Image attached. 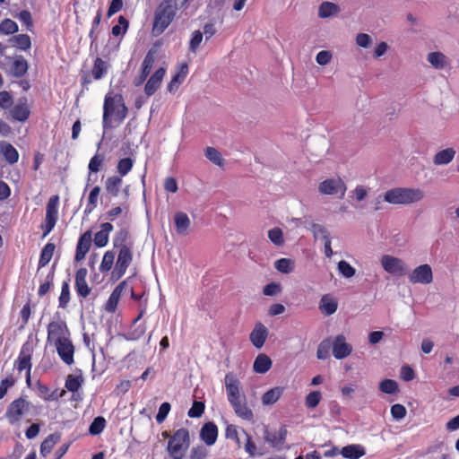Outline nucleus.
<instances>
[{"label":"nucleus","mask_w":459,"mask_h":459,"mask_svg":"<svg viewBox=\"0 0 459 459\" xmlns=\"http://www.w3.org/2000/svg\"><path fill=\"white\" fill-rule=\"evenodd\" d=\"M161 436L164 438H168L164 459H187L186 453L191 441L189 431L186 429L181 428L176 430L172 435L164 431Z\"/></svg>","instance_id":"nucleus-1"},{"label":"nucleus","mask_w":459,"mask_h":459,"mask_svg":"<svg viewBox=\"0 0 459 459\" xmlns=\"http://www.w3.org/2000/svg\"><path fill=\"white\" fill-rule=\"evenodd\" d=\"M127 108L125 105L122 95H106L103 105V127H112V122L120 124L126 117Z\"/></svg>","instance_id":"nucleus-2"},{"label":"nucleus","mask_w":459,"mask_h":459,"mask_svg":"<svg viewBox=\"0 0 459 459\" xmlns=\"http://www.w3.org/2000/svg\"><path fill=\"white\" fill-rule=\"evenodd\" d=\"M179 6L178 0H162L154 13L152 33L161 34L172 22Z\"/></svg>","instance_id":"nucleus-3"},{"label":"nucleus","mask_w":459,"mask_h":459,"mask_svg":"<svg viewBox=\"0 0 459 459\" xmlns=\"http://www.w3.org/2000/svg\"><path fill=\"white\" fill-rule=\"evenodd\" d=\"M424 192L420 188L395 187L384 194V201L391 204H411L423 200Z\"/></svg>","instance_id":"nucleus-4"},{"label":"nucleus","mask_w":459,"mask_h":459,"mask_svg":"<svg viewBox=\"0 0 459 459\" xmlns=\"http://www.w3.org/2000/svg\"><path fill=\"white\" fill-rule=\"evenodd\" d=\"M380 264L383 269L390 274L403 276L408 273V266L398 257L384 255L380 259Z\"/></svg>","instance_id":"nucleus-5"},{"label":"nucleus","mask_w":459,"mask_h":459,"mask_svg":"<svg viewBox=\"0 0 459 459\" xmlns=\"http://www.w3.org/2000/svg\"><path fill=\"white\" fill-rule=\"evenodd\" d=\"M346 184L340 178H327L318 185V192L325 195H339L342 198L346 193Z\"/></svg>","instance_id":"nucleus-6"},{"label":"nucleus","mask_w":459,"mask_h":459,"mask_svg":"<svg viewBox=\"0 0 459 459\" xmlns=\"http://www.w3.org/2000/svg\"><path fill=\"white\" fill-rule=\"evenodd\" d=\"M132 261V247H124L123 249H119L112 276L117 280L120 279L125 274Z\"/></svg>","instance_id":"nucleus-7"},{"label":"nucleus","mask_w":459,"mask_h":459,"mask_svg":"<svg viewBox=\"0 0 459 459\" xmlns=\"http://www.w3.org/2000/svg\"><path fill=\"white\" fill-rule=\"evenodd\" d=\"M409 281L412 284L428 285L433 281V272L428 264H420L408 273Z\"/></svg>","instance_id":"nucleus-8"},{"label":"nucleus","mask_w":459,"mask_h":459,"mask_svg":"<svg viewBox=\"0 0 459 459\" xmlns=\"http://www.w3.org/2000/svg\"><path fill=\"white\" fill-rule=\"evenodd\" d=\"M59 202L58 195H53L49 198L46 208L45 218V234L49 233L56 225L57 219V205Z\"/></svg>","instance_id":"nucleus-9"},{"label":"nucleus","mask_w":459,"mask_h":459,"mask_svg":"<svg viewBox=\"0 0 459 459\" xmlns=\"http://www.w3.org/2000/svg\"><path fill=\"white\" fill-rule=\"evenodd\" d=\"M229 403L232 406L234 412L238 417L245 420L253 421L254 413L247 405L246 394L240 396L239 398L229 401Z\"/></svg>","instance_id":"nucleus-10"},{"label":"nucleus","mask_w":459,"mask_h":459,"mask_svg":"<svg viewBox=\"0 0 459 459\" xmlns=\"http://www.w3.org/2000/svg\"><path fill=\"white\" fill-rule=\"evenodd\" d=\"M28 410L29 403L22 398H19L10 404L6 411V417L10 423L13 424L18 422L23 413Z\"/></svg>","instance_id":"nucleus-11"},{"label":"nucleus","mask_w":459,"mask_h":459,"mask_svg":"<svg viewBox=\"0 0 459 459\" xmlns=\"http://www.w3.org/2000/svg\"><path fill=\"white\" fill-rule=\"evenodd\" d=\"M31 348L27 343L22 348L18 359L16 361V368L19 371L27 370L26 381L28 385L30 384V370H31Z\"/></svg>","instance_id":"nucleus-12"},{"label":"nucleus","mask_w":459,"mask_h":459,"mask_svg":"<svg viewBox=\"0 0 459 459\" xmlns=\"http://www.w3.org/2000/svg\"><path fill=\"white\" fill-rule=\"evenodd\" d=\"M225 387L227 392L228 401H231L236 398H239L245 394L241 390V383L239 379L232 373H229L225 376Z\"/></svg>","instance_id":"nucleus-13"},{"label":"nucleus","mask_w":459,"mask_h":459,"mask_svg":"<svg viewBox=\"0 0 459 459\" xmlns=\"http://www.w3.org/2000/svg\"><path fill=\"white\" fill-rule=\"evenodd\" d=\"M333 355L337 359H342L348 357L351 351L352 347L346 342V338L342 334H339L335 337L332 342Z\"/></svg>","instance_id":"nucleus-14"},{"label":"nucleus","mask_w":459,"mask_h":459,"mask_svg":"<svg viewBox=\"0 0 459 459\" xmlns=\"http://www.w3.org/2000/svg\"><path fill=\"white\" fill-rule=\"evenodd\" d=\"M156 56H157V50L152 48L148 51V53L146 54L144 59L143 61V64H142L141 74L134 81L135 86H140L144 82V81L148 77V75L153 66V64L156 59Z\"/></svg>","instance_id":"nucleus-15"},{"label":"nucleus","mask_w":459,"mask_h":459,"mask_svg":"<svg viewBox=\"0 0 459 459\" xmlns=\"http://www.w3.org/2000/svg\"><path fill=\"white\" fill-rule=\"evenodd\" d=\"M27 98H20L17 103L10 110L11 117L19 122H25L30 117V110L28 106Z\"/></svg>","instance_id":"nucleus-16"},{"label":"nucleus","mask_w":459,"mask_h":459,"mask_svg":"<svg viewBox=\"0 0 459 459\" xmlns=\"http://www.w3.org/2000/svg\"><path fill=\"white\" fill-rule=\"evenodd\" d=\"M56 351L61 359L67 365L74 363V347L69 338L55 343Z\"/></svg>","instance_id":"nucleus-17"},{"label":"nucleus","mask_w":459,"mask_h":459,"mask_svg":"<svg viewBox=\"0 0 459 459\" xmlns=\"http://www.w3.org/2000/svg\"><path fill=\"white\" fill-rule=\"evenodd\" d=\"M68 331L66 325L58 322H51L48 326V342H54V343L59 341L65 340Z\"/></svg>","instance_id":"nucleus-18"},{"label":"nucleus","mask_w":459,"mask_h":459,"mask_svg":"<svg viewBox=\"0 0 459 459\" xmlns=\"http://www.w3.org/2000/svg\"><path fill=\"white\" fill-rule=\"evenodd\" d=\"M286 436H287V429L282 426L280 428L279 431H274V432H272V431H269L268 429H266L264 431V440L269 443L274 448H277V449H281L282 445L284 444L285 442V439H286Z\"/></svg>","instance_id":"nucleus-19"},{"label":"nucleus","mask_w":459,"mask_h":459,"mask_svg":"<svg viewBox=\"0 0 459 459\" xmlns=\"http://www.w3.org/2000/svg\"><path fill=\"white\" fill-rule=\"evenodd\" d=\"M268 336V330L262 323H256L250 333V342L257 349H261Z\"/></svg>","instance_id":"nucleus-20"},{"label":"nucleus","mask_w":459,"mask_h":459,"mask_svg":"<svg viewBox=\"0 0 459 459\" xmlns=\"http://www.w3.org/2000/svg\"><path fill=\"white\" fill-rule=\"evenodd\" d=\"M188 74V65L186 63H182L177 68L176 74L172 77L171 81L168 84V91L170 93H174L178 91L181 83L185 81Z\"/></svg>","instance_id":"nucleus-21"},{"label":"nucleus","mask_w":459,"mask_h":459,"mask_svg":"<svg viewBox=\"0 0 459 459\" xmlns=\"http://www.w3.org/2000/svg\"><path fill=\"white\" fill-rule=\"evenodd\" d=\"M165 69L163 67H160L150 77L144 87V92L147 96L153 95L155 91L159 89L165 75Z\"/></svg>","instance_id":"nucleus-22"},{"label":"nucleus","mask_w":459,"mask_h":459,"mask_svg":"<svg viewBox=\"0 0 459 459\" xmlns=\"http://www.w3.org/2000/svg\"><path fill=\"white\" fill-rule=\"evenodd\" d=\"M88 271L86 268H80L75 274V289L78 295L86 298L91 293V288L88 286L86 277Z\"/></svg>","instance_id":"nucleus-23"},{"label":"nucleus","mask_w":459,"mask_h":459,"mask_svg":"<svg viewBox=\"0 0 459 459\" xmlns=\"http://www.w3.org/2000/svg\"><path fill=\"white\" fill-rule=\"evenodd\" d=\"M218 437V428L213 422L205 423L200 430L201 439L207 445L212 446Z\"/></svg>","instance_id":"nucleus-24"},{"label":"nucleus","mask_w":459,"mask_h":459,"mask_svg":"<svg viewBox=\"0 0 459 459\" xmlns=\"http://www.w3.org/2000/svg\"><path fill=\"white\" fill-rule=\"evenodd\" d=\"M91 244V235L90 231L83 233L77 243L75 261L80 262L84 259L86 254L90 250Z\"/></svg>","instance_id":"nucleus-25"},{"label":"nucleus","mask_w":459,"mask_h":459,"mask_svg":"<svg viewBox=\"0 0 459 459\" xmlns=\"http://www.w3.org/2000/svg\"><path fill=\"white\" fill-rule=\"evenodd\" d=\"M174 223L176 232L180 236H186L188 234V230L191 225V221L186 213L183 212H177L174 215Z\"/></svg>","instance_id":"nucleus-26"},{"label":"nucleus","mask_w":459,"mask_h":459,"mask_svg":"<svg viewBox=\"0 0 459 459\" xmlns=\"http://www.w3.org/2000/svg\"><path fill=\"white\" fill-rule=\"evenodd\" d=\"M126 282L122 281L114 289L105 306V309L108 312L113 313L116 311L119 299L122 295L124 289H126Z\"/></svg>","instance_id":"nucleus-27"},{"label":"nucleus","mask_w":459,"mask_h":459,"mask_svg":"<svg viewBox=\"0 0 459 459\" xmlns=\"http://www.w3.org/2000/svg\"><path fill=\"white\" fill-rule=\"evenodd\" d=\"M113 230V225L105 222L100 225V230L94 236V244L98 247H105L108 242V234Z\"/></svg>","instance_id":"nucleus-28"},{"label":"nucleus","mask_w":459,"mask_h":459,"mask_svg":"<svg viewBox=\"0 0 459 459\" xmlns=\"http://www.w3.org/2000/svg\"><path fill=\"white\" fill-rule=\"evenodd\" d=\"M272 359L265 354H259L253 365V369L255 373L264 374L266 373L272 367Z\"/></svg>","instance_id":"nucleus-29"},{"label":"nucleus","mask_w":459,"mask_h":459,"mask_svg":"<svg viewBox=\"0 0 459 459\" xmlns=\"http://www.w3.org/2000/svg\"><path fill=\"white\" fill-rule=\"evenodd\" d=\"M284 388L275 386L265 392L262 396V403L265 406L274 404L282 395Z\"/></svg>","instance_id":"nucleus-30"},{"label":"nucleus","mask_w":459,"mask_h":459,"mask_svg":"<svg viewBox=\"0 0 459 459\" xmlns=\"http://www.w3.org/2000/svg\"><path fill=\"white\" fill-rule=\"evenodd\" d=\"M455 155V151L453 148H446L435 154L433 162L437 166L446 165L453 160Z\"/></svg>","instance_id":"nucleus-31"},{"label":"nucleus","mask_w":459,"mask_h":459,"mask_svg":"<svg viewBox=\"0 0 459 459\" xmlns=\"http://www.w3.org/2000/svg\"><path fill=\"white\" fill-rule=\"evenodd\" d=\"M338 303L335 299H332L329 295H324L319 303V309L326 316H331L336 312Z\"/></svg>","instance_id":"nucleus-32"},{"label":"nucleus","mask_w":459,"mask_h":459,"mask_svg":"<svg viewBox=\"0 0 459 459\" xmlns=\"http://www.w3.org/2000/svg\"><path fill=\"white\" fill-rule=\"evenodd\" d=\"M340 454L347 459H359L365 455V450L359 445H349L342 447Z\"/></svg>","instance_id":"nucleus-33"},{"label":"nucleus","mask_w":459,"mask_h":459,"mask_svg":"<svg viewBox=\"0 0 459 459\" xmlns=\"http://www.w3.org/2000/svg\"><path fill=\"white\" fill-rule=\"evenodd\" d=\"M0 152L4 157L5 160L10 164H13L18 161L19 153L11 143H2L0 144Z\"/></svg>","instance_id":"nucleus-34"},{"label":"nucleus","mask_w":459,"mask_h":459,"mask_svg":"<svg viewBox=\"0 0 459 459\" xmlns=\"http://www.w3.org/2000/svg\"><path fill=\"white\" fill-rule=\"evenodd\" d=\"M121 186L122 178L117 176L109 177L105 182V189L112 196L118 195Z\"/></svg>","instance_id":"nucleus-35"},{"label":"nucleus","mask_w":459,"mask_h":459,"mask_svg":"<svg viewBox=\"0 0 459 459\" xmlns=\"http://www.w3.org/2000/svg\"><path fill=\"white\" fill-rule=\"evenodd\" d=\"M27 70H28L27 61L22 56H19L13 61V63L12 65L11 73L14 77L19 78V77L23 76L27 73Z\"/></svg>","instance_id":"nucleus-36"},{"label":"nucleus","mask_w":459,"mask_h":459,"mask_svg":"<svg viewBox=\"0 0 459 459\" xmlns=\"http://www.w3.org/2000/svg\"><path fill=\"white\" fill-rule=\"evenodd\" d=\"M60 435L59 434H51L49 435L40 446V454L42 456H47L53 449L54 446L59 441Z\"/></svg>","instance_id":"nucleus-37"},{"label":"nucleus","mask_w":459,"mask_h":459,"mask_svg":"<svg viewBox=\"0 0 459 459\" xmlns=\"http://www.w3.org/2000/svg\"><path fill=\"white\" fill-rule=\"evenodd\" d=\"M339 12L337 4L331 2H323L318 8V16L320 18H328Z\"/></svg>","instance_id":"nucleus-38"},{"label":"nucleus","mask_w":459,"mask_h":459,"mask_svg":"<svg viewBox=\"0 0 459 459\" xmlns=\"http://www.w3.org/2000/svg\"><path fill=\"white\" fill-rule=\"evenodd\" d=\"M275 269L281 273H290L294 271L295 262L289 258H281L274 262Z\"/></svg>","instance_id":"nucleus-39"},{"label":"nucleus","mask_w":459,"mask_h":459,"mask_svg":"<svg viewBox=\"0 0 459 459\" xmlns=\"http://www.w3.org/2000/svg\"><path fill=\"white\" fill-rule=\"evenodd\" d=\"M427 59L436 69H443L446 65V57L441 52H431Z\"/></svg>","instance_id":"nucleus-40"},{"label":"nucleus","mask_w":459,"mask_h":459,"mask_svg":"<svg viewBox=\"0 0 459 459\" xmlns=\"http://www.w3.org/2000/svg\"><path fill=\"white\" fill-rule=\"evenodd\" d=\"M205 157L213 164L222 167L224 164V159L221 152L214 147H206L204 150Z\"/></svg>","instance_id":"nucleus-41"},{"label":"nucleus","mask_w":459,"mask_h":459,"mask_svg":"<svg viewBox=\"0 0 459 459\" xmlns=\"http://www.w3.org/2000/svg\"><path fill=\"white\" fill-rule=\"evenodd\" d=\"M310 231L316 239H321L324 242L331 239L328 230L321 224L313 223L310 227Z\"/></svg>","instance_id":"nucleus-42"},{"label":"nucleus","mask_w":459,"mask_h":459,"mask_svg":"<svg viewBox=\"0 0 459 459\" xmlns=\"http://www.w3.org/2000/svg\"><path fill=\"white\" fill-rule=\"evenodd\" d=\"M55 245L53 243H48L42 249L40 254V258L39 261V267L46 266L49 261L51 260L54 251H55Z\"/></svg>","instance_id":"nucleus-43"},{"label":"nucleus","mask_w":459,"mask_h":459,"mask_svg":"<svg viewBox=\"0 0 459 459\" xmlns=\"http://www.w3.org/2000/svg\"><path fill=\"white\" fill-rule=\"evenodd\" d=\"M13 46L22 50H28L31 47L30 38L27 34H19L11 39Z\"/></svg>","instance_id":"nucleus-44"},{"label":"nucleus","mask_w":459,"mask_h":459,"mask_svg":"<svg viewBox=\"0 0 459 459\" xmlns=\"http://www.w3.org/2000/svg\"><path fill=\"white\" fill-rule=\"evenodd\" d=\"M128 231L126 229H121L116 233L115 238H113L114 247L118 249H123L124 247H132V245H128L126 243L128 238Z\"/></svg>","instance_id":"nucleus-45"},{"label":"nucleus","mask_w":459,"mask_h":459,"mask_svg":"<svg viewBox=\"0 0 459 459\" xmlns=\"http://www.w3.org/2000/svg\"><path fill=\"white\" fill-rule=\"evenodd\" d=\"M115 256H116V254L112 250L107 251L104 254L100 266V272L107 273L111 270V268L114 264Z\"/></svg>","instance_id":"nucleus-46"},{"label":"nucleus","mask_w":459,"mask_h":459,"mask_svg":"<svg viewBox=\"0 0 459 459\" xmlns=\"http://www.w3.org/2000/svg\"><path fill=\"white\" fill-rule=\"evenodd\" d=\"M108 69L107 63L101 58H97L92 68V75L95 80H100L106 74Z\"/></svg>","instance_id":"nucleus-47"},{"label":"nucleus","mask_w":459,"mask_h":459,"mask_svg":"<svg viewBox=\"0 0 459 459\" xmlns=\"http://www.w3.org/2000/svg\"><path fill=\"white\" fill-rule=\"evenodd\" d=\"M448 447L446 444L442 440H435L430 446H428L426 454L434 455L447 453Z\"/></svg>","instance_id":"nucleus-48"},{"label":"nucleus","mask_w":459,"mask_h":459,"mask_svg":"<svg viewBox=\"0 0 459 459\" xmlns=\"http://www.w3.org/2000/svg\"><path fill=\"white\" fill-rule=\"evenodd\" d=\"M332 347V342L330 341V339H325L324 341H322L318 347H317V351H316V357L318 359H325L328 358L329 356V351Z\"/></svg>","instance_id":"nucleus-49"},{"label":"nucleus","mask_w":459,"mask_h":459,"mask_svg":"<svg viewBox=\"0 0 459 459\" xmlns=\"http://www.w3.org/2000/svg\"><path fill=\"white\" fill-rule=\"evenodd\" d=\"M268 238L275 246H281L284 243L282 230L276 227L268 231Z\"/></svg>","instance_id":"nucleus-50"},{"label":"nucleus","mask_w":459,"mask_h":459,"mask_svg":"<svg viewBox=\"0 0 459 459\" xmlns=\"http://www.w3.org/2000/svg\"><path fill=\"white\" fill-rule=\"evenodd\" d=\"M339 273L345 278H351L355 275L356 270L348 262L342 260L337 265Z\"/></svg>","instance_id":"nucleus-51"},{"label":"nucleus","mask_w":459,"mask_h":459,"mask_svg":"<svg viewBox=\"0 0 459 459\" xmlns=\"http://www.w3.org/2000/svg\"><path fill=\"white\" fill-rule=\"evenodd\" d=\"M379 389L385 394H393L398 391V385L394 380L385 379L380 382Z\"/></svg>","instance_id":"nucleus-52"},{"label":"nucleus","mask_w":459,"mask_h":459,"mask_svg":"<svg viewBox=\"0 0 459 459\" xmlns=\"http://www.w3.org/2000/svg\"><path fill=\"white\" fill-rule=\"evenodd\" d=\"M18 30V25L11 19H4L0 23V32L3 34H13Z\"/></svg>","instance_id":"nucleus-53"},{"label":"nucleus","mask_w":459,"mask_h":459,"mask_svg":"<svg viewBox=\"0 0 459 459\" xmlns=\"http://www.w3.org/2000/svg\"><path fill=\"white\" fill-rule=\"evenodd\" d=\"M106 420L103 417H97L93 420L89 428V432L91 435H98L102 432L105 428Z\"/></svg>","instance_id":"nucleus-54"},{"label":"nucleus","mask_w":459,"mask_h":459,"mask_svg":"<svg viewBox=\"0 0 459 459\" xmlns=\"http://www.w3.org/2000/svg\"><path fill=\"white\" fill-rule=\"evenodd\" d=\"M100 193V187L98 186H94L91 189L88 198V205L86 212H91L96 207Z\"/></svg>","instance_id":"nucleus-55"},{"label":"nucleus","mask_w":459,"mask_h":459,"mask_svg":"<svg viewBox=\"0 0 459 459\" xmlns=\"http://www.w3.org/2000/svg\"><path fill=\"white\" fill-rule=\"evenodd\" d=\"M322 398L321 393L319 391L310 392L306 397V406L307 408H315L318 405Z\"/></svg>","instance_id":"nucleus-56"},{"label":"nucleus","mask_w":459,"mask_h":459,"mask_svg":"<svg viewBox=\"0 0 459 459\" xmlns=\"http://www.w3.org/2000/svg\"><path fill=\"white\" fill-rule=\"evenodd\" d=\"M204 39L203 33L200 30H195L192 33V38L189 42V50L195 53Z\"/></svg>","instance_id":"nucleus-57"},{"label":"nucleus","mask_w":459,"mask_h":459,"mask_svg":"<svg viewBox=\"0 0 459 459\" xmlns=\"http://www.w3.org/2000/svg\"><path fill=\"white\" fill-rule=\"evenodd\" d=\"M133 167V160L130 158H124L119 160L117 164V172L121 177L126 176Z\"/></svg>","instance_id":"nucleus-58"},{"label":"nucleus","mask_w":459,"mask_h":459,"mask_svg":"<svg viewBox=\"0 0 459 459\" xmlns=\"http://www.w3.org/2000/svg\"><path fill=\"white\" fill-rule=\"evenodd\" d=\"M70 300V290L67 281L62 285L61 294L59 297V307L65 308Z\"/></svg>","instance_id":"nucleus-59"},{"label":"nucleus","mask_w":459,"mask_h":459,"mask_svg":"<svg viewBox=\"0 0 459 459\" xmlns=\"http://www.w3.org/2000/svg\"><path fill=\"white\" fill-rule=\"evenodd\" d=\"M204 411V404L202 402L195 401L192 407L187 412L190 418H199L202 416Z\"/></svg>","instance_id":"nucleus-60"},{"label":"nucleus","mask_w":459,"mask_h":459,"mask_svg":"<svg viewBox=\"0 0 459 459\" xmlns=\"http://www.w3.org/2000/svg\"><path fill=\"white\" fill-rule=\"evenodd\" d=\"M208 449L204 446H194L190 452V459H206Z\"/></svg>","instance_id":"nucleus-61"},{"label":"nucleus","mask_w":459,"mask_h":459,"mask_svg":"<svg viewBox=\"0 0 459 459\" xmlns=\"http://www.w3.org/2000/svg\"><path fill=\"white\" fill-rule=\"evenodd\" d=\"M128 28V21L124 16H119L118 24L112 28V34L114 36H119L125 33Z\"/></svg>","instance_id":"nucleus-62"},{"label":"nucleus","mask_w":459,"mask_h":459,"mask_svg":"<svg viewBox=\"0 0 459 459\" xmlns=\"http://www.w3.org/2000/svg\"><path fill=\"white\" fill-rule=\"evenodd\" d=\"M103 161H104V157L102 155H100V154H96L94 155L91 160H90V163H89V170L91 173H95V172H98L100 169V167L102 166L103 164Z\"/></svg>","instance_id":"nucleus-63"},{"label":"nucleus","mask_w":459,"mask_h":459,"mask_svg":"<svg viewBox=\"0 0 459 459\" xmlns=\"http://www.w3.org/2000/svg\"><path fill=\"white\" fill-rule=\"evenodd\" d=\"M373 43L372 38L367 33H359L356 36V44L363 48H368Z\"/></svg>","instance_id":"nucleus-64"}]
</instances>
